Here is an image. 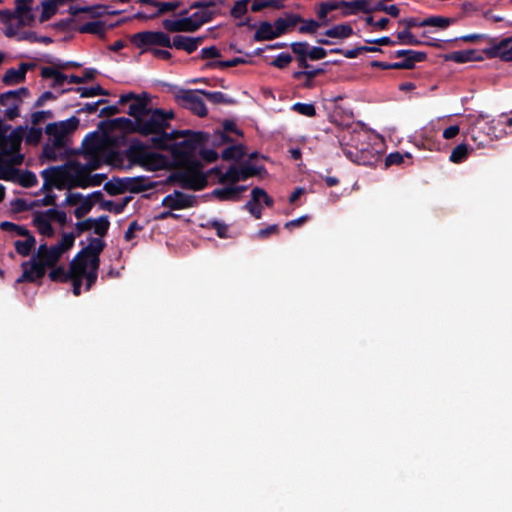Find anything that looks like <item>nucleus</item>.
<instances>
[{
    "instance_id": "nucleus-17",
    "label": "nucleus",
    "mask_w": 512,
    "mask_h": 512,
    "mask_svg": "<svg viewBox=\"0 0 512 512\" xmlns=\"http://www.w3.org/2000/svg\"><path fill=\"white\" fill-rule=\"evenodd\" d=\"M218 176V182L224 186L213 191V195L219 200H237L242 192L245 191L244 186L236 185V183L228 181H220V175L224 174L219 168L213 169Z\"/></svg>"
},
{
    "instance_id": "nucleus-35",
    "label": "nucleus",
    "mask_w": 512,
    "mask_h": 512,
    "mask_svg": "<svg viewBox=\"0 0 512 512\" xmlns=\"http://www.w3.org/2000/svg\"><path fill=\"white\" fill-rule=\"evenodd\" d=\"M245 154L244 147L240 144L230 145L222 152V159L225 161H238Z\"/></svg>"
},
{
    "instance_id": "nucleus-48",
    "label": "nucleus",
    "mask_w": 512,
    "mask_h": 512,
    "mask_svg": "<svg viewBox=\"0 0 512 512\" xmlns=\"http://www.w3.org/2000/svg\"><path fill=\"white\" fill-rule=\"evenodd\" d=\"M373 11H383L392 17H397L399 15V9L396 5H385L383 1L377 2L373 5Z\"/></svg>"
},
{
    "instance_id": "nucleus-56",
    "label": "nucleus",
    "mask_w": 512,
    "mask_h": 512,
    "mask_svg": "<svg viewBox=\"0 0 512 512\" xmlns=\"http://www.w3.org/2000/svg\"><path fill=\"white\" fill-rule=\"evenodd\" d=\"M327 52L321 47H311L309 49L308 58L311 60H320L326 57Z\"/></svg>"
},
{
    "instance_id": "nucleus-3",
    "label": "nucleus",
    "mask_w": 512,
    "mask_h": 512,
    "mask_svg": "<svg viewBox=\"0 0 512 512\" xmlns=\"http://www.w3.org/2000/svg\"><path fill=\"white\" fill-rule=\"evenodd\" d=\"M383 151L382 140L367 132H360L351 137L350 142L344 144L343 153L352 162L360 165L376 164Z\"/></svg>"
},
{
    "instance_id": "nucleus-22",
    "label": "nucleus",
    "mask_w": 512,
    "mask_h": 512,
    "mask_svg": "<svg viewBox=\"0 0 512 512\" xmlns=\"http://www.w3.org/2000/svg\"><path fill=\"white\" fill-rule=\"evenodd\" d=\"M201 91L193 92L188 91L185 92L182 96L183 105L197 114L198 116H205L207 114V109L205 107L204 101L199 95Z\"/></svg>"
},
{
    "instance_id": "nucleus-40",
    "label": "nucleus",
    "mask_w": 512,
    "mask_h": 512,
    "mask_svg": "<svg viewBox=\"0 0 512 512\" xmlns=\"http://www.w3.org/2000/svg\"><path fill=\"white\" fill-rule=\"evenodd\" d=\"M469 151V146L466 143H461L451 151L449 160L456 164L461 163L466 160L469 155Z\"/></svg>"
},
{
    "instance_id": "nucleus-9",
    "label": "nucleus",
    "mask_w": 512,
    "mask_h": 512,
    "mask_svg": "<svg viewBox=\"0 0 512 512\" xmlns=\"http://www.w3.org/2000/svg\"><path fill=\"white\" fill-rule=\"evenodd\" d=\"M74 241L75 234H73V232H63L58 243L50 247L46 246V244H41L40 247H38V251H36L35 257L32 259H35L38 264L54 267L62 255L72 248Z\"/></svg>"
},
{
    "instance_id": "nucleus-20",
    "label": "nucleus",
    "mask_w": 512,
    "mask_h": 512,
    "mask_svg": "<svg viewBox=\"0 0 512 512\" xmlns=\"http://www.w3.org/2000/svg\"><path fill=\"white\" fill-rule=\"evenodd\" d=\"M163 27L169 32H194L196 31L193 22L186 13L179 16L165 19L162 23Z\"/></svg>"
},
{
    "instance_id": "nucleus-31",
    "label": "nucleus",
    "mask_w": 512,
    "mask_h": 512,
    "mask_svg": "<svg viewBox=\"0 0 512 512\" xmlns=\"http://www.w3.org/2000/svg\"><path fill=\"white\" fill-rule=\"evenodd\" d=\"M488 126L487 123L484 122L483 118H478L470 127L468 134L471 139L477 143L478 148L485 147V141L481 139L480 134L482 131L486 129Z\"/></svg>"
},
{
    "instance_id": "nucleus-5",
    "label": "nucleus",
    "mask_w": 512,
    "mask_h": 512,
    "mask_svg": "<svg viewBox=\"0 0 512 512\" xmlns=\"http://www.w3.org/2000/svg\"><path fill=\"white\" fill-rule=\"evenodd\" d=\"M79 120L72 117L65 121L50 123L46 126L45 132L48 135V141L44 147V156L50 160H55L60 154L68 140L69 134L77 128Z\"/></svg>"
},
{
    "instance_id": "nucleus-47",
    "label": "nucleus",
    "mask_w": 512,
    "mask_h": 512,
    "mask_svg": "<svg viewBox=\"0 0 512 512\" xmlns=\"http://www.w3.org/2000/svg\"><path fill=\"white\" fill-rule=\"evenodd\" d=\"M310 46L307 43H294L292 44V50L295 54L301 56L302 59V66L306 67L307 64L305 62V58H308Z\"/></svg>"
},
{
    "instance_id": "nucleus-21",
    "label": "nucleus",
    "mask_w": 512,
    "mask_h": 512,
    "mask_svg": "<svg viewBox=\"0 0 512 512\" xmlns=\"http://www.w3.org/2000/svg\"><path fill=\"white\" fill-rule=\"evenodd\" d=\"M486 53L489 57L500 58L503 61H512V37L494 43L486 50Z\"/></svg>"
},
{
    "instance_id": "nucleus-50",
    "label": "nucleus",
    "mask_w": 512,
    "mask_h": 512,
    "mask_svg": "<svg viewBox=\"0 0 512 512\" xmlns=\"http://www.w3.org/2000/svg\"><path fill=\"white\" fill-rule=\"evenodd\" d=\"M397 38L400 44L404 45H416L419 41L414 37V35L409 30H404L398 32Z\"/></svg>"
},
{
    "instance_id": "nucleus-30",
    "label": "nucleus",
    "mask_w": 512,
    "mask_h": 512,
    "mask_svg": "<svg viewBox=\"0 0 512 512\" xmlns=\"http://www.w3.org/2000/svg\"><path fill=\"white\" fill-rule=\"evenodd\" d=\"M30 65L28 64H20L16 68H11L7 70L3 77V81L8 85H13L20 83L24 80L25 75L27 73V70L29 69Z\"/></svg>"
},
{
    "instance_id": "nucleus-43",
    "label": "nucleus",
    "mask_w": 512,
    "mask_h": 512,
    "mask_svg": "<svg viewBox=\"0 0 512 512\" xmlns=\"http://www.w3.org/2000/svg\"><path fill=\"white\" fill-rule=\"evenodd\" d=\"M17 129H21L23 131L22 139L25 138L26 142L29 144H36L41 139L42 131L39 128L32 127L30 129H24L22 127H18Z\"/></svg>"
},
{
    "instance_id": "nucleus-46",
    "label": "nucleus",
    "mask_w": 512,
    "mask_h": 512,
    "mask_svg": "<svg viewBox=\"0 0 512 512\" xmlns=\"http://www.w3.org/2000/svg\"><path fill=\"white\" fill-rule=\"evenodd\" d=\"M251 10L259 12L265 8H277L279 6L278 0H251Z\"/></svg>"
},
{
    "instance_id": "nucleus-64",
    "label": "nucleus",
    "mask_w": 512,
    "mask_h": 512,
    "mask_svg": "<svg viewBox=\"0 0 512 512\" xmlns=\"http://www.w3.org/2000/svg\"><path fill=\"white\" fill-rule=\"evenodd\" d=\"M275 233H277V226H266L258 231V238L265 239Z\"/></svg>"
},
{
    "instance_id": "nucleus-19",
    "label": "nucleus",
    "mask_w": 512,
    "mask_h": 512,
    "mask_svg": "<svg viewBox=\"0 0 512 512\" xmlns=\"http://www.w3.org/2000/svg\"><path fill=\"white\" fill-rule=\"evenodd\" d=\"M394 57L400 60L393 62V69H412L417 62L424 60L426 54L414 50H399Z\"/></svg>"
},
{
    "instance_id": "nucleus-6",
    "label": "nucleus",
    "mask_w": 512,
    "mask_h": 512,
    "mask_svg": "<svg viewBox=\"0 0 512 512\" xmlns=\"http://www.w3.org/2000/svg\"><path fill=\"white\" fill-rule=\"evenodd\" d=\"M202 140L201 133L172 132L168 146L163 149H170L175 164L185 165Z\"/></svg>"
},
{
    "instance_id": "nucleus-25",
    "label": "nucleus",
    "mask_w": 512,
    "mask_h": 512,
    "mask_svg": "<svg viewBox=\"0 0 512 512\" xmlns=\"http://www.w3.org/2000/svg\"><path fill=\"white\" fill-rule=\"evenodd\" d=\"M34 224H50L56 222L58 224H66L67 215L64 211L56 208L48 209L47 211L37 214L34 218Z\"/></svg>"
},
{
    "instance_id": "nucleus-1",
    "label": "nucleus",
    "mask_w": 512,
    "mask_h": 512,
    "mask_svg": "<svg viewBox=\"0 0 512 512\" xmlns=\"http://www.w3.org/2000/svg\"><path fill=\"white\" fill-rule=\"evenodd\" d=\"M108 138L104 134L93 133L84 140L83 157L85 163L74 162L64 167L45 169L42 172L44 184L42 189L47 193L41 200L43 205L55 203L56 197L50 193L52 187L67 189L64 206L69 207L75 216L80 219L94 206L95 200L90 196L72 192V187H88L99 184L90 174L97 169L106 157Z\"/></svg>"
},
{
    "instance_id": "nucleus-2",
    "label": "nucleus",
    "mask_w": 512,
    "mask_h": 512,
    "mask_svg": "<svg viewBox=\"0 0 512 512\" xmlns=\"http://www.w3.org/2000/svg\"><path fill=\"white\" fill-rule=\"evenodd\" d=\"M105 245L99 239L92 240L91 243L82 246L81 251L72 258L68 269L54 265L48 273V278L54 283L70 282L74 296L80 295L82 281H86L84 288L89 291L97 282L100 253L105 249Z\"/></svg>"
},
{
    "instance_id": "nucleus-58",
    "label": "nucleus",
    "mask_w": 512,
    "mask_h": 512,
    "mask_svg": "<svg viewBox=\"0 0 512 512\" xmlns=\"http://www.w3.org/2000/svg\"><path fill=\"white\" fill-rule=\"evenodd\" d=\"M292 61V57L289 54H280L274 61L273 65L278 68L286 67Z\"/></svg>"
},
{
    "instance_id": "nucleus-12",
    "label": "nucleus",
    "mask_w": 512,
    "mask_h": 512,
    "mask_svg": "<svg viewBox=\"0 0 512 512\" xmlns=\"http://www.w3.org/2000/svg\"><path fill=\"white\" fill-rule=\"evenodd\" d=\"M257 157L256 153L250 155L249 159L242 162L240 167L231 166L225 174L220 175V181H228L237 183L240 180H245L251 176L259 174L262 167L254 162Z\"/></svg>"
},
{
    "instance_id": "nucleus-26",
    "label": "nucleus",
    "mask_w": 512,
    "mask_h": 512,
    "mask_svg": "<svg viewBox=\"0 0 512 512\" xmlns=\"http://www.w3.org/2000/svg\"><path fill=\"white\" fill-rule=\"evenodd\" d=\"M202 42L200 37L175 36L170 43V48L184 50L187 53L194 52Z\"/></svg>"
},
{
    "instance_id": "nucleus-45",
    "label": "nucleus",
    "mask_w": 512,
    "mask_h": 512,
    "mask_svg": "<svg viewBox=\"0 0 512 512\" xmlns=\"http://www.w3.org/2000/svg\"><path fill=\"white\" fill-rule=\"evenodd\" d=\"M292 110L307 117H314L316 115L315 107L310 103H295L292 106Z\"/></svg>"
},
{
    "instance_id": "nucleus-41",
    "label": "nucleus",
    "mask_w": 512,
    "mask_h": 512,
    "mask_svg": "<svg viewBox=\"0 0 512 512\" xmlns=\"http://www.w3.org/2000/svg\"><path fill=\"white\" fill-rule=\"evenodd\" d=\"M341 7H343V2H338V1L322 2L318 6L317 15H318L319 19L325 20L329 12H331L335 9L341 8Z\"/></svg>"
},
{
    "instance_id": "nucleus-39",
    "label": "nucleus",
    "mask_w": 512,
    "mask_h": 512,
    "mask_svg": "<svg viewBox=\"0 0 512 512\" xmlns=\"http://www.w3.org/2000/svg\"><path fill=\"white\" fill-rule=\"evenodd\" d=\"M76 228H78V234L74 233V235H76V236H79L81 232H84V231H87L90 229H94V235H96L97 237H92V236L87 237V244H90V242L94 239H98L105 243L103 238L105 237L106 233L108 232V228H110V226H76Z\"/></svg>"
},
{
    "instance_id": "nucleus-15",
    "label": "nucleus",
    "mask_w": 512,
    "mask_h": 512,
    "mask_svg": "<svg viewBox=\"0 0 512 512\" xmlns=\"http://www.w3.org/2000/svg\"><path fill=\"white\" fill-rule=\"evenodd\" d=\"M0 229L9 232H14L19 236L25 237L24 240L15 241L14 247L18 255L22 257H28V255L34 248V245L36 244V240H34L33 235L30 232H28V230L25 229L24 226H0Z\"/></svg>"
},
{
    "instance_id": "nucleus-57",
    "label": "nucleus",
    "mask_w": 512,
    "mask_h": 512,
    "mask_svg": "<svg viewBox=\"0 0 512 512\" xmlns=\"http://www.w3.org/2000/svg\"><path fill=\"white\" fill-rule=\"evenodd\" d=\"M242 60L239 58L232 59L230 61H213L208 64L210 67H219V68H226V67H232L236 66L239 63H241Z\"/></svg>"
},
{
    "instance_id": "nucleus-27",
    "label": "nucleus",
    "mask_w": 512,
    "mask_h": 512,
    "mask_svg": "<svg viewBox=\"0 0 512 512\" xmlns=\"http://www.w3.org/2000/svg\"><path fill=\"white\" fill-rule=\"evenodd\" d=\"M20 93H26L25 89H20L18 91H9L0 95V103L4 106H8L6 114L13 118L17 115V108Z\"/></svg>"
},
{
    "instance_id": "nucleus-32",
    "label": "nucleus",
    "mask_w": 512,
    "mask_h": 512,
    "mask_svg": "<svg viewBox=\"0 0 512 512\" xmlns=\"http://www.w3.org/2000/svg\"><path fill=\"white\" fill-rule=\"evenodd\" d=\"M353 34V28L350 24H339L326 30L325 35L331 38L344 39Z\"/></svg>"
},
{
    "instance_id": "nucleus-4",
    "label": "nucleus",
    "mask_w": 512,
    "mask_h": 512,
    "mask_svg": "<svg viewBox=\"0 0 512 512\" xmlns=\"http://www.w3.org/2000/svg\"><path fill=\"white\" fill-rule=\"evenodd\" d=\"M173 118V112H165L160 109H155L147 112L142 118L137 120L135 124V131L142 135H155L152 142L158 148L168 146L170 140V133L166 130L168 128V121Z\"/></svg>"
},
{
    "instance_id": "nucleus-23",
    "label": "nucleus",
    "mask_w": 512,
    "mask_h": 512,
    "mask_svg": "<svg viewBox=\"0 0 512 512\" xmlns=\"http://www.w3.org/2000/svg\"><path fill=\"white\" fill-rule=\"evenodd\" d=\"M182 180L185 186L193 190H201L207 184L206 176L199 170L198 167L184 171Z\"/></svg>"
},
{
    "instance_id": "nucleus-28",
    "label": "nucleus",
    "mask_w": 512,
    "mask_h": 512,
    "mask_svg": "<svg viewBox=\"0 0 512 512\" xmlns=\"http://www.w3.org/2000/svg\"><path fill=\"white\" fill-rule=\"evenodd\" d=\"M41 76L47 80H51L50 86L53 88L62 87L68 80L67 75L53 66L43 67L41 69Z\"/></svg>"
},
{
    "instance_id": "nucleus-42",
    "label": "nucleus",
    "mask_w": 512,
    "mask_h": 512,
    "mask_svg": "<svg viewBox=\"0 0 512 512\" xmlns=\"http://www.w3.org/2000/svg\"><path fill=\"white\" fill-rule=\"evenodd\" d=\"M128 202H129L128 197H122V198L116 199L114 201H103L101 203V206L104 209H107L109 211H113L115 213H120Z\"/></svg>"
},
{
    "instance_id": "nucleus-33",
    "label": "nucleus",
    "mask_w": 512,
    "mask_h": 512,
    "mask_svg": "<svg viewBox=\"0 0 512 512\" xmlns=\"http://www.w3.org/2000/svg\"><path fill=\"white\" fill-rule=\"evenodd\" d=\"M78 30L80 33H89V34H94V35H98V36H103L106 31V26L102 21L95 20V21H91V22L82 24L78 28Z\"/></svg>"
},
{
    "instance_id": "nucleus-44",
    "label": "nucleus",
    "mask_w": 512,
    "mask_h": 512,
    "mask_svg": "<svg viewBox=\"0 0 512 512\" xmlns=\"http://www.w3.org/2000/svg\"><path fill=\"white\" fill-rule=\"evenodd\" d=\"M107 188L110 192L120 193L126 189L133 190L134 183L131 180H118L107 184Z\"/></svg>"
},
{
    "instance_id": "nucleus-53",
    "label": "nucleus",
    "mask_w": 512,
    "mask_h": 512,
    "mask_svg": "<svg viewBox=\"0 0 512 512\" xmlns=\"http://www.w3.org/2000/svg\"><path fill=\"white\" fill-rule=\"evenodd\" d=\"M320 27V24L315 20L302 21V25L299 27L301 33H314Z\"/></svg>"
},
{
    "instance_id": "nucleus-14",
    "label": "nucleus",
    "mask_w": 512,
    "mask_h": 512,
    "mask_svg": "<svg viewBox=\"0 0 512 512\" xmlns=\"http://www.w3.org/2000/svg\"><path fill=\"white\" fill-rule=\"evenodd\" d=\"M23 161V155L20 154V159L18 162H8L5 167V173L2 176V179L10 180L13 182H17L24 187H32L36 184L37 179L36 176L31 172H24L17 168L16 165L21 164Z\"/></svg>"
},
{
    "instance_id": "nucleus-61",
    "label": "nucleus",
    "mask_w": 512,
    "mask_h": 512,
    "mask_svg": "<svg viewBox=\"0 0 512 512\" xmlns=\"http://www.w3.org/2000/svg\"><path fill=\"white\" fill-rule=\"evenodd\" d=\"M459 132H460V127L458 125H452L443 131L442 136L444 139L450 140V139L455 138L459 134Z\"/></svg>"
},
{
    "instance_id": "nucleus-59",
    "label": "nucleus",
    "mask_w": 512,
    "mask_h": 512,
    "mask_svg": "<svg viewBox=\"0 0 512 512\" xmlns=\"http://www.w3.org/2000/svg\"><path fill=\"white\" fill-rule=\"evenodd\" d=\"M201 56L204 59H212V58L219 57L220 53L216 47L210 46V47L203 48L201 50Z\"/></svg>"
},
{
    "instance_id": "nucleus-49",
    "label": "nucleus",
    "mask_w": 512,
    "mask_h": 512,
    "mask_svg": "<svg viewBox=\"0 0 512 512\" xmlns=\"http://www.w3.org/2000/svg\"><path fill=\"white\" fill-rule=\"evenodd\" d=\"M250 202L259 205L260 203L264 202L267 205H269L271 203V200L264 190L255 188L252 190V200Z\"/></svg>"
},
{
    "instance_id": "nucleus-34",
    "label": "nucleus",
    "mask_w": 512,
    "mask_h": 512,
    "mask_svg": "<svg viewBox=\"0 0 512 512\" xmlns=\"http://www.w3.org/2000/svg\"><path fill=\"white\" fill-rule=\"evenodd\" d=\"M250 2L251 0H236L229 10V15L234 19H244Z\"/></svg>"
},
{
    "instance_id": "nucleus-10",
    "label": "nucleus",
    "mask_w": 512,
    "mask_h": 512,
    "mask_svg": "<svg viewBox=\"0 0 512 512\" xmlns=\"http://www.w3.org/2000/svg\"><path fill=\"white\" fill-rule=\"evenodd\" d=\"M193 199L181 192H174L173 194L167 195L163 201L162 212H159L154 216V220H166V221H180L183 220V215L178 213L185 207L192 205Z\"/></svg>"
},
{
    "instance_id": "nucleus-60",
    "label": "nucleus",
    "mask_w": 512,
    "mask_h": 512,
    "mask_svg": "<svg viewBox=\"0 0 512 512\" xmlns=\"http://www.w3.org/2000/svg\"><path fill=\"white\" fill-rule=\"evenodd\" d=\"M200 93H202L212 103H221L224 101V95L221 92L201 91Z\"/></svg>"
},
{
    "instance_id": "nucleus-24",
    "label": "nucleus",
    "mask_w": 512,
    "mask_h": 512,
    "mask_svg": "<svg viewBox=\"0 0 512 512\" xmlns=\"http://www.w3.org/2000/svg\"><path fill=\"white\" fill-rule=\"evenodd\" d=\"M193 7L196 9V11L191 15H188V17L193 22L196 30H198L203 24L212 20L214 11L212 4L204 5L199 3L195 4Z\"/></svg>"
},
{
    "instance_id": "nucleus-16",
    "label": "nucleus",
    "mask_w": 512,
    "mask_h": 512,
    "mask_svg": "<svg viewBox=\"0 0 512 512\" xmlns=\"http://www.w3.org/2000/svg\"><path fill=\"white\" fill-rule=\"evenodd\" d=\"M54 266H47L43 263H37L35 259H30L22 263L23 273L18 277L15 283H34L46 275L47 268Z\"/></svg>"
},
{
    "instance_id": "nucleus-63",
    "label": "nucleus",
    "mask_w": 512,
    "mask_h": 512,
    "mask_svg": "<svg viewBox=\"0 0 512 512\" xmlns=\"http://www.w3.org/2000/svg\"><path fill=\"white\" fill-rule=\"evenodd\" d=\"M201 157L207 162H214L218 159V154L213 149L201 150Z\"/></svg>"
},
{
    "instance_id": "nucleus-18",
    "label": "nucleus",
    "mask_w": 512,
    "mask_h": 512,
    "mask_svg": "<svg viewBox=\"0 0 512 512\" xmlns=\"http://www.w3.org/2000/svg\"><path fill=\"white\" fill-rule=\"evenodd\" d=\"M234 136H242V132L236 127L233 121H225L221 129H217L212 137L211 143L219 147L235 140Z\"/></svg>"
},
{
    "instance_id": "nucleus-7",
    "label": "nucleus",
    "mask_w": 512,
    "mask_h": 512,
    "mask_svg": "<svg viewBox=\"0 0 512 512\" xmlns=\"http://www.w3.org/2000/svg\"><path fill=\"white\" fill-rule=\"evenodd\" d=\"M22 132L21 129L0 130V179L5 173L6 164L9 161L18 162L20 159Z\"/></svg>"
},
{
    "instance_id": "nucleus-52",
    "label": "nucleus",
    "mask_w": 512,
    "mask_h": 512,
    "mask_svg": "<svg viewBox=\"0 0 512 512\" xmlns=\"http://www.w3.org/2000/svg\"><path fill=\"white\" fill-rule=\"evenodd\" d=\"M405 158H409L408 154H401L399 152L391 153L386 157L385 164L386 166L390 165H400L404 162Z\"/></svg>"
},
{
    "instance_id": "nucleus-54",
    "label": "nucleus",
    "mask_w": 512,
    "mask_h": 512,
    "mask_svg": "<svg viewBox=\"0 0 512 512\" xmlns=\"http://www.w3.org/2000/svg\"><path fill=\"white\" fill-rule=\"evenodd\" d=\"M155 6L158 9L159 14L174 11L178 8L179 4L176 1L173 2H156Z\"/></svg>"
},
{
    "instance_id": "nucleus-13",
    "label": "nucleus",
    "mask_w": 512,
    "mask_h": 512,
    "mask_svg": "<svg viewBox=\"0 0 512 512\" xmlns=\"http://www.w3.org/2000/svg\"><path fill=\"white\" fill-rule=\"evenodd\" d=\"M132 41L138 47H149L161 46L170 48L171 39L170 37L161 31H144L133 35Z\"/></svg>"
},
{
    "instance_id": "nucleus-62",
    "label": "nucleus",
    "mask_w": 512,
    "mask_h": 512,
    "mask_svg": "<svg viewBox=\"0 0 512 512\" xmlns=\"http://www.w3.org/2000/svg\"><path fill=\"white\" fill-rule=\"evenodd\" d=\"M148 51L156 58L167 60L171 57V54L168 50H163L159 48H148Z\"/></svg>"
},
{
    "instance_id": "nucleus-37",
    "label": "nucleus",
    "mask_w": 512,
    "mask_h": 512,
    "mask_svg": "<svg viewBox=\"0 0 512 512\" xmlns=\"http://www.w3.org/2000/svg\"><path fill=\"white\" fill-rule=\"evenodd\" d=\"M343 7L347 9L346 13L351 14L357 11L372 12L373 6L370 5L369 0H356L354 2H343Z\"/></svg>"
},
{
    "instance_id": "nucleus-8",
    "label": "nucleus",
    "mask_w": 512,
    "mask_h": 512,
    "mask_svg": "<svg viewBox=\"0 0 512 512\" xmlns=\"http://www.w3.org/2000/svg\"><path fill=\"white\" fill-rule=\"evenodd\" d=\"M129 157L133 162L151 171L165 169L171 164L169 158L150 150L141 142L132 143L129 148Z\"/></svg>"
},
{
    "instance_id": "nucleus-36",
    "label": "nucleus",
    "mask_w": 512,
    "mask_h": 512,
    "mask_svg": "<svg viewBox=\"0 0 512 512\" xmlns=\"http://www.w3.org/2000/svg\"><path fill=\"white\" fill-rule=\"evenodd\" d=\"M452 23H454V20L452 18L448 17H442V16H431L425 18L421 23L420 26H431V27H437V28H447Z\"/></svg>"
},
{
    "instance_id": "nucleus-11",
    "label": "nucleus",
    "mask_w": 512,
    "mask_h": 512,
    "mask_svg": "<svg viewBox=\"0 0 512 512\" xmlns=\"http://www.w3.org/2000/svg\"><path fill=\"white\" fill-rule=\"evenodd\" d=\"M300 18L294 15L279 18L274 23L262 22L255 32V40L267 41L283 35L289 28L296 26Z\"/></svg>"
},
{
    "instance_id": "nucleus-29",
    "label": "nucleus",
    "mask_w": 512,
    "mask_h": 512,
    "mask_svg": "<svg viewBox=\"0 0 512 512\" xmlns=\"http://www.w3.org/2000/svg\"><path fill=\"white\" fill-rule=\"evenodd\" d=\"M446 61H453L456 63H466L471 61H478L482 58L479 56L478 52L473 49L462 50V51H454L443 56Z\"/></svg>"
},
{
    "instance_id": "nucleus-51",
    "label": "nucleus",
    "mask_w": 512,
    "mask_h": 512,
    "mask_svg": "<svg viewBox=\"0 0 512 512\" xmlns=\"http://www.w3.org/2000/svg\"><path fill=\"white\" fill-rule=\"evenodd\" d=\"M77 91L81 97H93L97 95H106V92L100 86H93L89 88H78Z\"/></svg>"
},
{
    "instance_id": "nucleus-38",
    "label": "nucleus",
    "mask_w": 512,
    "mask_h": 512,
    "mask_svg": "<svg viewBox=\"0 0 512 512\" xmlns=\"http://www.w3.org/2000/svg\"><path fill=\"white\" fill-rule=\"evenodd\" d=\"M146 113V103L136 96L129 105L128 114L135 118V124H137V120L142 118Z\"/></svg>"
},
{
    "instance_id": "nucleus-55",
    "label": "nucleus",
    "mask_w": 512,
    "mask_h": 512,
    "mask_svg": "<svg viewBox=\"0 0 512 512\" xmlns=\"http://www.w3.org/2000/svg\"><path fill=\"white\" fill-rule=\"evenodd\" d=\"M366 23L377 30H382V29L386 28L387 24L389 23V19L381 18V19L375 21L372 16H368L366 18Z\"/></svg>"
}]
</instances>
